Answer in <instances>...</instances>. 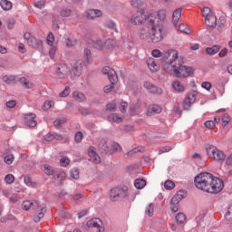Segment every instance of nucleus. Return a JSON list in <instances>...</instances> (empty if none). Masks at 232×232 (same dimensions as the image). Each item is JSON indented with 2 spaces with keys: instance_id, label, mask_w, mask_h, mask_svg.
<instances>
[{
  "instance_id": "bb28decb",
  "label": "nucleus",
  "mask_w": 232,
  "mask_h": 232,
  "mask_svg": "<svg viewBox=\"0 0 232 232\" xmlns=\"http://www.w3.org/2000/svg\"><path fill=\"white\" fill-rule=\"evenodd\" d=\"M143 151H144V147L138 146V147L132 149L131 150H130L129 152H127V156L128 157H135L136 153H143Z\"/></svg>"
},
{
  "instance_id": "72a5a7b5",
  "label": "nucleus",
  "mask_w": 232,
  "mask_h": 232,
  "mask_svg": "<svg viewBox=\"0 0 232 232\" xmlns=\"http://www.w3.org/2000/svg\"><path fill=\"white\" fill-rule=\"evenodd\" d=\"M3 81L4 82H5V84H12L15 82V75H5L3 77Z\"/></svg>"
},
{
  "instance_id": "de8ad7c7",
  "label": "nucleus",
  "mask_w": 232,
  "mask_h": 232,
  "mask_svg": "<svg viewBox=\"0 0 232 232\" xmlns=\"http://www.w3.org/2000/svg\"><path fill=\"white\" fill-rule=\"evenodd\" d=\"M55 40V37L53 36V33H49L47 35V44H49V46H53V41Z\"/></svg>"
},
{
  "instance_id": "aec40b11",
  "label": "nucleus",
  "mask_w": 232,
  "mask_h": 232,
  "mask_svg": "<svg viewBox=\"0 0 232 232\" xmlns=\"http://www.w3.org/2000/svg\"><path fill=\"white\" fill-rule=\"evenodd\" d=\"M180 17H182V8H178L173 12L172 14V23L174 26H177L179 21L180 20Z\"/></svg>"
},
{
  "instance_id": "473e14b6",
  "label": "nucleus",
  "mask_w": 232,
  "mask_h": 232,
  "mask_svg": "<svg viewBox=\"0 0 232 232\" xmlns=\"http://www.w3.org/2000/svg\"><path fill=\"white\" fill-rule=\"evenodd\" d=\"M108 121L110 122H122V118L119 117V114L117 113H112L108 117Z\"/></svg>"
},
{
  "instance_id": "603ef678",
  "label": "nucleus",
  "mask_w": 232,
  "mask_h": 232,
  "mask_svg": "<svg viewBox=\"0 0 232 232\" xmlns=\"http://www.w3.org/2000/svg\"><path fill=\"white\" fill-rule=\"evenodd\" d=\"M24 184H26V186H29V187L35 186V183L32 182V178H30L29 176H24Z\"/></svg>"
},
{
  "instance_id": "dca6fc26",
  "label": "nucleus",
  "mask_w": 232,
  "mask_h": 232,
  "mask_svg": "<svg viewBox=\"0 0 232 232\" xmlns=\"http://www.w3.org/2000/svg\"><path fill=\"white\" fill-rule=\"evenodd\" d=\"M143 86H144V88H146V90L150 91V93H158L159 95H160V93H162V89L153 85L150 82H145Z\"/></svg>"
},
{
  "instance_id": "9b49d317",
  "label": "nucleus",
  "mask_w": 232,
  "mask_h": 232,
  "mask_svg": "<svg viewBox=\"0 0 232 232\" xmlns=\"http://www.w3.org/2000/svg\"><path fill=\"white\" fill-rule=\"evenodd\" d=\"M82 73V64L79 62L73 63L71 69V79H75V77H81Z\"/></svg>"
},
{
  "instance_id": "37998d69",
  "label": "nucleus",
  "mask_w": 232,
  "mask_h": 232,
  "mask_svg": "<svg viewBox=\"0 0 232 232\" xmlns=\"http://www.w3.org/2000/svg\"><path fill=\"white\" fill-rule=\"evenodd\" d=\"M179 32H181L182 34H189V28H188V25H186L185 24H180L179 25Z\"/></svg>"
},
{
  "instance_id": "13d9d810",
  "label": "nucleus",
  "mask_w": 232,
  "mask_h": 232,
  "mask_svg": "<svg viewBox=\"0 0 232 232\" xmlns=\"http://www.w3.org/2000/svg\"><path fill=\"white\" fill-rule=\"evenodd\" d=\"M82 133L81 131H77L74 135V140L75 142L79 143L82 140Z\"/></svg>"
},
{
  "instance_id": "393cba45",
  "label": "nucleus",
  "mask_w": 232,
  "mask_h": 232,
  "mask_svg": "<svg viewBox=\"0 0 232 232\" xmlns=\"http://www.w3.org/2000/svg\"><path fill=\"white\" fill-rule=\"evenodd\" d=\"M206 52L208 55H215L216 53H218V52H220V45L216 44L212 47H207Z\"/></svg>"
},
{
  "instance_id": "a18cd8bd",
  "label": "nucleus",
  "mask_w": 232,
  "mask_h": 232,
  "mask_svg": "<svg viewBox=\"0 0 232 232\" xmlns=\"http://www.w3.org/2000/svg\"><path fill=\"white\" fill-rule=\"evenodd\" d=\"M115 83H113L112 82H111V84L110 85H106L104 88H103V92L104 93H111V92H113V89L115 88Z\"/></svg>"
},
{
  "instance_id": "6e6d98bb",
  "label": "nucleus",
  "mask_w": 232,
  "mask_h": 232,
  "mask_svg": "<svg viewBox=\"0 0 232 232\" xmlns=\"http://www.w3.org/2000/svg\"><path fill=\"white\" fill-rule=\"evenodd\" d=\"M115 108H117V105L115 104V102H111L106 105L107 111H115Z\"/></svg>"
},
{
  "instance_id": "774afa93",
  "label": "nucleus",
  "mask_w": 232,
  "mask_h": 232,
  "mask_svg": "<svg viewBox=\"0 0 232 232\" xmlns=\"http://www.w3.org/2000/svg\"><path fill=\"white\" fill-rule=\"evenodd\" d=\"M107 28H110L111 30H115V23L111 20H109L105 24Z\"/></svg>"
},
{
  "instance_id": "4468645a",
  "label": "nucleus",
  "mask_w": 232,
  "mask_h": 232,
  "mask_svg": "<svg viewBox=\"0 0 232 232\" xmlns=\"http://www.w3.org/2000/svg\"><path fill=\"white\" fill-rule=\"evenodd\" d=\"M70 72L67 64H59L56 68V75L58 79H64L66 74Z\"/></svg>"
},
{
  "instance_id": "6ab92c4d",
  "label": "nucleus",
  "mask_w": 232,
  "mask_h": 232,
  "mask_svg": "<svg viewBox=\"0 0 232 232\" xmlns=\"http://www.w3.org/2000/svg\"><path fill=\"white\" fill-rule=\"evenodd\" d=\"M205 24L206 26H208V28L217 26V16L215 14H211L205 18Z\"/></svg>"
},
{
  "instance_id": "680f3d73",
  "label": "nucleus",
  "mask_w": 232,
  "mask_h": 232,
  "mask_svg": "<svg viewBox=\"0 0 232 232\" xmlns=\"http://www.w3.org/2000/svg\"><path fill=\"white\" fill-rule=\"evenodd\" d=\"M204 126L206 128H208V130H213V128H215V121H207L204 123Z\"/></svg>"
},
{
  "instance_id": "2eb2a0df",
  "label": "nucleus",
  "mask_w": 232,
  "mask_h": 232,
  "mask_svg": "<svg viewBox=\"0 0 232 232\" xmlns=\"http://www.w3.org/2000/svg\"><path fill=\"white\" fill-rule=\"evenodd\" d=\"M28 46H31V48H34V50H43V41L38 40L37 38H31L29 40V43L27 44Z\"/></svg>"
},
{
  "instance_id": "c03bdc74",
  "label": "nucleus",
  "mask_w": 232,
  "mask_h": 232,
  "mask_svg": "<svg viewBox=\"0 0 232 232\" xmlns=\"http://www.w3.org/2000/svg\"><path fill=\"white\" fill-rule=\"evenodd\" d=\"M202 15L205 17V19L213 15V14H211V9L209 7H204L202 9Z\"/></svg>"
},
{
  "instance_id": "09e8293b",
  "label": "nucleus",
  "mask_w": 232,
  "mask_h": 232,
  "mask_svg": "<svg viewBox=\"0 0 232 232\" xmlns=\"http://www.w3.org/2000/svg\"><path fill=\"white\" fill-rule=\"evenodd\" d=\"M5 180L6 184H14V180H15V178L14 177L13 174H7L5 177Z\"/></svg>"
},
{
  "instance_id": "2f4dec72",
  "label": "nucleus",
  "mask_w": 232,
  "mask_h": 232,
  "mask_svg": "<svg viewBox=\"0 0 232 232\" xmlns=\"http://www.w3.org/2000/svg\"><path fill=\"white\" fill-rule=\"evenodd\" d=\"M225 220L232 222V204L228 205L227 212L225 213Z\"/></svg>"
},
{
  "instance_id": "a19ab883",
  "label": "nucleus",
  "mask_w": 232,
  "mask_h": 232,
  "mask_svg": "<svg viewBox=\"0 0 232 232\" xmlns=\"http://www.w3.org/2000/svg\"><path fill=\"white\" fill-rule=\"evenodd\" d=\"M176 222H178V224H184V222H186V214L179 213L176 216Z\"/></svg>"
},
{
  "instance_id": "4be33fe9",
  "label": "nucleus",
  "mask_w": 232,
  "mask_h": 232,
  "mask_svg": "<svg viewBox=\"0 0 232 232\" xmlns=\"http://www.w3.org/2000/svg\"><path fill=\"white\" fill-rule=\"evenodd\" d=\"M54 140H59L63 144H66V142H69L70 137L66 134H58L54 132Z\"/></svg>"
},
{
  "instance_id": "c9c22d12",
  "label": "nucleus",
  "mask_w": 232,
  "mask_h": 232,
  "mask_svg": "<svg viewBox=\"0 0 232 232\" xmlns=\"http://www.w3.org/2000/svg\"><path fill=\"white\" fill-rule=\"evenodd\" d=\"M221 121L223 122V124H222L223 128H226V126H227V124H229V122H231V119L229 118V114L224 113L222 115Z\"/></svg>"
},
{
  "instance_id": "20e7f679",
  "label": "nucleus",
  "mask_w": 232,
  "mask_h": 232,
  "mask_svg": "<svg viewBox=\"0 0 232 232\" xmlns=\"http://www.w3.org/2000/svg\"><path fill=\"white\" fill-rule=\"evenodd\" d=\"M195 186L198 189L206 191L207 193L209 190V186L213 182V174L209 172H203L196 176L194 179Z\"/></svg>"
},
{
  "instance_id": "e433bc0d",
  "label": "nucleus",
  "mask_w": 232,
  "mask_h": 232,
  "mask_svg": "<svg viewBox=\"0 0 232 232\" xmlns=\"http://www.w3.org/2000/svg\"><path fill=\"white\" fill-rule=\"evenodd\" d=\"M92 46L96 50H102L104 47V42H102V40L93 41Z\"/></svg>"
},
{
  "instance_id": "e2e57ef3",
  "label": "nucleus",
  "mask_w": 232,
  "mask_h": 232,
  "mask_svg": "<svg viewBox=\"0 0 232 232\" xmlns=\"http://www.w3.org/2000/svg\"><path fill=\"white\" fill-rule=\"evenodd\" d=\"M83 53L87 59V63H90V60L92 59V51H90L89 49H84Z\"/></svg>"
},
{
  "instance_id": "6e6552de",
  "label": "nucleus",
  "mask_w": 232,
  "mask_h": 232,
  "mask_svg": "<svg viewBox=\"0 0 232 232\" xmlns=\"http://www.w3.org/2000/svg\"><path fill=\"white\" fill-rule=\"evenodd\" d=\"M103 75H108V79L110 82H112V84H117V82L119 81V77L117 76V72L115 70L111 68L110 66H105L102 70Z\"/></svg>"
},
{
  "instance_id": "4c0bfd02",
  "label": "nucleus",
  "mask_w": 232,
  "mask_h": 232,
  "mask_svg": "<svg viewBox=\"0 0 232 232\" xmlns=\"http://www.w3.org/2000/svg\"><path fill=\"white\" fill-rule=\"evenodd\" d=\"M61 17H70L72 15V9L63 7L60 13Z\"/></svg>"
},
{
  "instance_id": "39448f33",
  "label": "nucleus",
  "mask_w": 232,
  "mask_h": 232,
  "mask_svg": "<svg viewBox=\"0 0 232 232\" xmlns=\"http://www.w3.org/2000/svg\"><path fill=\"white\" fill-rule=\"evenodd\" d=\"M207 155L214 160H226V154L221 150H218L217 146H208L206 148Z\"/></svg>"
},
{
  "instance_id": "3c124183",
  "label": "nucleus",
  "mask_w": 232,
  "mask_h": 232,
  "mask_svg": "<svg viewBox=\"0 0 232 232\" xmlns=\"http://www.w3.org/2000/svg\"><path fill=\"white\" fill-rule=\"evenodd\" d=\"M4 160L5 162V164H12V162H14V155L13 154H8L4 158Z\"/></svg>"
},
{
  "instance_id": "c85d7f7f",
  "label": "nucleus",
  "mask_w": 232,
  "mask_h": 232,
  "mask_svg": "<svg viewBox=\"0 0 232 232\" xmlns=\"http://www.w3.org/2000/svg\"><path fill=\"white\" fill-rule=\"evenodd\" d=\"M44 173H45V175H48V176H52L53 175L55 169H53V167L48 165V164H44L42 168Z\"/></svg>"
},
{
  "instance_id": "412c9836",
  "label": "nucleus",
  "mask_w": 232,
  "mask_h": 232,
  "mask_svg": "<svg viewBox=\"0 0 232 232\" xmlns=\"http://www.w3.org/2000/svg\"><path fill=\"white\" fill-rule=\"evenodd\" d=\"M18 81L26 90H32L34 88V83L30 82V80L26 79V77H21Z\"/></svg>"
},
{
  "instance_id": "b1692460",
  "label": "nucleus",
  "mask_w": 232,
  "mask_h": 232,
  "mask_svg": "<svg viewBox=\"0 0 232 232\" xmlns=\"http://www.w3.org/2000/svg\"><path fill=\"white\" fill-rule=\"evenodd\" d=\"M102 224V221H101V218H95L87 222L88 227H99Z\"/></svg>"
},
{
  "instance_id": "bf43d9fd",
  "label": "nucleus",
  "mask_w": 232,
  "mask_h": 232,
  "mask_svg": "<svg viewBox=\"0 0 232 232\" xmlns=\"http://www.w3.org/2000/svg\"><path fill=\"white\" fill-rule=\"evenodd\" d=\"M34 6L35 8H39L40 10H43V8H44V6H46V2L44 1H39L34 3Z\"/></svg>"
},
{
  "instance_id": "ddd939ff",
  "label": "nucleus",
  "mask_w": 232,
  "mask_h": 232,
  "mask_svg": "<svg viewBox=\"0 0 232 232\" xmlns=\"http://www.w3.org/2000/svg\"><path fill=\"white\" fill-rule=\"evenodd\" d=\"M146 63L150 72H159V70L160 69V64L159 63V61H157L155 58H148Z\"/></svg>"
},
{
  "instance_id": "338daca9",
  "label": "nucleus",
  "mask_w": 232,
  "mask_h": 232,
  "mask_svg": "<svg viewBox=\"0 0 232 232\" xmlns=\"http://www.w3.org/2000/svg\"><path fill=\"white\" fill-rule=\"evenodd\" d=\"M201 86H202V88H204L205 90H207L208 92H209V90H211V82H203L202 83H201Z\"/></svg>"
},
{
  "instance_id": "9d476101",
  "label": "nucleus",
  "mask_w": 232,
  "mask_h": 232,
  "mask_svg": "<svg viewBox=\"0 0 232 232\" xmlns=\"http://www.w3.org/2000/svg\"><path fill=\"white\" fill-rule=\"evenodd\" d=\"M35 113H27L24 115V124L27 128H35L37 126V121Z\"/></svg>"
},
{
  "instance_id": "c756f323",
  "label": "nucleus",
  "mask_w": 232,
  "mask_h": 232,
  "mask_svg": "<svg viewBox=\"0 0 232 232\" xmlns=\"http://www.w3.org/2000/svg\"><path fill=\"white\" fill-rule=\"evenodd\" d=\"M66 122V118H58L53 121V126L56 130H61L63 128V124Z\"/></svg>"
},
{
  "instance_id": "4d7b16f0",
  "label": "nucleus",
  "mask_w": 232,
  "mask_h": 232,
  "mask_svg": "<svg viewBox=\"0 0 232 232\" xmlns=\"http://www.w3.org/2000/svg\"><path fill=\"white\" fill-rule=\"evenodd\" d=\"M105 46L108 50H113V48H115V44H113L112 40H107L105 42Z\"/></svg>"
},
{
  "instance_id": "8fccbe9b",
  "label": "nucleus",
  "mask_w": 232,
  "mask_h": 232,
  "mask_svg": "<svg viewBox=\"0 0 232 232\" xmlns=\"http://www.w3.org/2000/svg\"><path fill=\"white\" fill-rule=\"evenodd\" d=\"M60 165L63 168H66V166H70V160L66 157H63L60 160Z\"/></svg>"
},
{
  "instance_id": "cd10ccee",
  "label": "nucleus",
  "mask_w": 232,
  "mask_h": 232,
  "mask_svg": "<svg viewBox=\"0 0 232 232\" xmlns=\"http://www.w3.org/2000/svg\"><path fill=\"white\" fill-rule=\"evenodd\" d=\"M146 186V180L143 179H137L134 180V187L136 189H142Z\"/></svg>"
},
{
  "instance_id": "052dcab7",
  "label": "nucleus",
  "mask_w": 232,
  "mask_h": 232,
  "mask_svg": "<svg viewBox=\"0 0 232 232\" xmlns=\"http://www.w3.org/2000/svg\"><path fill=\"white\" fill-rule=\"evenodd\" d=\"M70 95V87L66 86L64 90L60 92V97H68Z\"/></svg>"
},
{
  "instance_id": "864d4df0",
  "label": "nucleus",
  "mask_w": 232,
  "mask_h": 232,
  "mask_svg": "<svg viewBox=\"0 0 232 232\" xmlns=\"http://www.w3.org/2000/svg\"><path fill=\"white\" fill-rule=\"evenodd\" d=\"M193 103L191 102H189V100H187V98H185L184 102H183V110H189V108H191V105Z\"/></svg>"
},
{
  "instance_id": "f03ea898",
  "label": "nucleus",
  "mask_w": 232,
  "mask_h": 232,
  "mask_svg": "<svg viewBox=\"0 0 232 232\" xmlns=\"http://www.w3.org/2000/svg\"><path fill=\"white\" fill-rule=\"evenodd\" d=\"M179 59V53L176 50H169L165 53L164 57L162 58L163 70L165 72H174L176 77L186 79L193 75L195 70L192 67L182 65V63L177 61Z\"/></svg>"
},
{
  "instance_id": "423d86ee",
  "label": "nucleus",
  "mask_w": 232,
  "mask_h": 232,
  "mask_svg": "<svg viewBox=\"0 0 232 232\" xmlns=\"http://www.w3.org/2000/svg\"><path fill=\"white\" fill-rule=\"evenodd\" d=\"M224 189V181L220 178H215L212 176V181L210 182V185L208 187V193H220Z\"/></svg>"
},
{
  "instance_id": "f257e3e1",
  "label": "nucleus",
  "mask_w": 232,
  "mask_h": 232,
  "mask_svg": "<svg viewBox=\"0 0 232 232\" xmlns=\"http://www.w3.org/2000/svg\"><path fill=\"white\" fill-rule=\"evenodd\" d=\"M166 20L164 12L152 13L146 15L136 13L131 16V23L143 24L140 32V38L147 43H160L162 41V24Z\"/></svg>"
},
{
  "instance_id": "ea45409f",
  "label": "nucleus",
  "mask_w": 232,
  "mask_h": 232,
  "mask_svg": "<svg viewBox=\"0 0 232 232\" xmlns=\"http://www.w3.org/2000/svg\"><path fill=\"white\" fill-rule=\"evenodd\" d=\"M198 92L197 91H193L192 92L188 93L186 97L187 100H188L190 102H195L197 101V94Z\"/></svg>"
},
{
  "instance_id": "5fc2aeb1",
  "label": "nucleus",
  "mask_w": 232,
  "mask_h": 232,
  "mask_svg": "<svg viewBox=\"0 0 232 232\" xmlns=\"http://www.w3.org/2000/svg\"><path fill=\"white\" fill-rule=\"evenodd\" d=\"M169 151H171V147L170 146L161 147L159 150V154L162 155V153H168Z\"/></svg>"
},
{
  "instance_id": "1a4fd4ad",
  "label": "nucleus",
  "mask_w": 232,
  "mask_h": 232,
  "mask_svg": "<svg viewBox=\"0 0 232 232\" xmlns=\"http://www.w3.org/2000/svg\"><path fill=\"white\" fill-rule=\"evenodd\" d=\"M186 197H188V192L184 190L177 191V193L170 200L171 206H179V204L182 201L183 198H186Z\"/></svg>"
},
{
  "instance_id": "49530a36",
  "label": "nucleus",
  "mask_w": 232,
  "mask_h": 232,
  "mask_svg": "<svg viewBox=\"0 0 232 232\" xmlns=\"http://www.w3.org/2000/svg\"><path fill=\"white\" fill-rule=\"evenodd\" d=\"M164 188L165 189L171 190L173 189V188H175V182L171 180H167L165 181Z\"/></svg>"
},
{
  "instance_id": "58836bf2",
  "label": "nucleus",
  "mask_w": 232,
  "mask_h": 232,
  "mask_svg": "<svg viewBox=\"0 0 232 232\" xmlns=\"http://www.w3.org/2000/svg\"><path fill=\"white\" fill-rule=\"evenodd\" d=\"M71 179H74V180H78L79 179V169L73 168L70 170Z\"/></svg>"
},
{
  "instance_id": "f8f14e48",
  "label": "nucleus",
  "mask_w": 232,
  "mask_h": 232,
  "mask_svg": "<svg viewBox=\"0 0 232 232\" xmlns=\"http://www.w3.org/2000/svg\"><path fill=\"white\" fill-rule=\"evenodd\" d=\"M89 160L93 164H101V156L97 154L95 147H90L88 149Z\"/></svg>"
},
{
  "instance_id": "7ed1b4c3",
  "label": "nucleus",
  "mask_w": 232,
  "mask_h": 232,
  "mask_svg": "<svg viewBox=\"0 0 232 232\" xmlns=\"http://www.w3.org/2000/svg\"><path fill=\"white\" fill-rule=\"evenodd\" d=\"M22 208L24 211L28 209H33L36 211V214L34 217V222H41V218H44V213H46V206L39 205L37 200H25L22 204Z\"/></svg>"
},
{
  "instance_id": "5701e85b",
  "label": "nucleus",
  "mask_w": 232,
  "mask_h": 232,
  "mask_svg": "<svg viewBox=\"0 0 232 232\" xmlns=\"http://www.w3.org/2000/svg\"><path fill=\"white\" fill-rule=\"evenodd\" d=\"M0 6L3 10H5V12H8L12 10V7L14 6V5L12 4V2L8 0H1Z\"/></svg>"
},
{
  "instance_id": "7c9ffc66",
  "label": "nucleus",
  "mask_w": 232,
  "mask_h": 232,
  "mask_svg": "<svg viewBox=\"0 0 232 232\" xmlns=\"http://www.w3.org/2000/svg\"><path fill=\"white\" fill-rule=\"evenodd\" d=\"M172 86L174 90L179 92H182L186 90V87H184L179 81L173 82Z\"/></svg>"
},
{
  "instance_id": "a211bd4d",
  "label": "nucleus",
  "mask_w": 232,
  "mask_h": 232,
  "mask_svg": "<svg viewBox=\"0 0 232 232\" xmlns=\"http://www.w3.org/2000/svg\"><path fill=\"white\" fill-rule=\"evenodd\" d=\"M102 15V11L98 9H89L86 12V17L88 19H95L96 17H101Z\"/></svg>"
},
{
  "instance_id": "0eeeda50",
  "label": "nucleus",
  "mask_w": 232,
  "mask_h": 232,
  "mask_svg": "<svg viewBox=\"0 0 232 232\" xmlns=\"http://www.w3.org/2000/svg\"><path fill=\"white\" fill-rule=\"evenodd\" d=\"M111 199L115 202L117 198L128 197V188L126 187L121 188H114L110 192Z\"/></svg>"
},
{
  "instance_id": "69168bd1",
  "label": "nucleus",
  "mask_w": 232,
  "mask_h": 232,
  "mask_svg": "<svg viewBox=\"0 0 232 232\" xmlns=\"http://www.w3.org/2000/svg\"><path fill=\"white\" fill-rule=\"evenodd\" d=\"M151 55L152 57H161L162 56V52H160V50L159 49H154L152 52H151Z\"/></svg>"
},
{
  "instance_id": "0e129e2a",
  "label": "nucleus",
  "mask_w": 232,
  "mask_h": 232,
  "mask_svg": "<svg viewBox=\"0 0 232 232\" xmlns=\"http://www.w3.org/2000/svg\"><path fill=\"white\" fill-rule=\"evenodd\" d=\"M146 213H148L149 217H153V203H150L147 208Z\"/></svg>"
},
{
  "instance_id": "79ce46f5",
  "label": "nucleus",
  "mask_w": 232,
  "mask_h": 232,
  "mask_svg": "<svg viewBox=\"0 0 232 232\" xmlns=\"http://www.w3.org/2000/svg\"><path fill=\"white\" fill-rule=\"evenodd\" d=\"M44 140L46 142H52V140H55V132H49L44 136Z\"/></svg>"
},
{
  "instance_id": "f704fd0d",
  "label": "nucleus",
  "mask_w": 232,
  "mask_h": 232,
  "mask_svg": "<svg viewBox=\"0 0 232 232\" xmlns=\"http://www.w3.org/2000/svg\"><path fill=\"white\" fill-rule=\"evenodd\" d=\"M130 5L133 8H142L144 6V0H131Z\"/></svg>"
},
{
  "instance_id": "f3484780",
  "label": "nucleus",
  "mask_w": 232,
  "mask_h": 232,
  "mask_svg": "<svg viewBox=\"0 0 232 232\" xmlns=\"http://www.w3.org/2000/svg\"><path fill=\"white\" fill-rule=\"evenodd\" d=\"M160 111H162V108H160V106L157 104H152L149 106L147 115H149V117H151L153 115L160 113Z\"/></svg>"
},
{
  "instance_id": "a878e982",
  "label": "nucleus",
  "mask_w": 232,
  "mask_h": 232,
  "mask_svg": "<svg viewBox=\"0 0 232 232\" xmlns=\"http://www.w3.org/2000/svg\"><path fill=\"white\" fill-rule=\"evenodd\" d=\"M72 97L75 99V101H78V102H84V101H86V96L84 93L77 91L72 92Z\"/></svg>"
}]
</instances>
